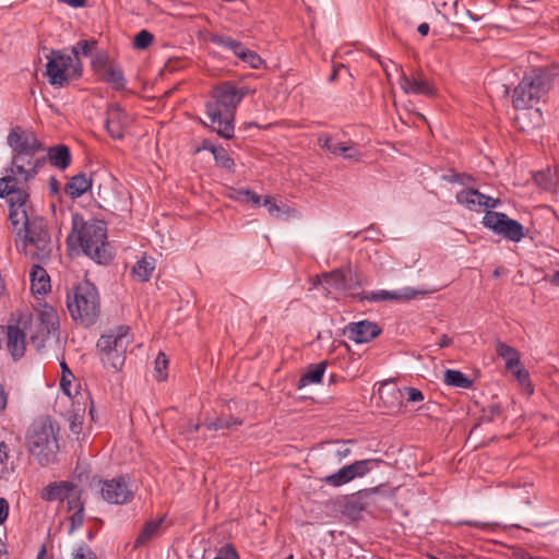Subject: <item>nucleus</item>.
<instances>
[{"label":"nucleus","instance_id":"f257e3e1","mask_svg":"<svg viewBox=\"0 0 559 559\" xmlns=\"http://www.w3.org/2000/svg\"><path fill=\"white\" fill-rule=\"evenodd\" d=\"M559 75V66L550 64L538 67L525 73L518 86L513 90L512 103L516 110H522L514 118V124L523 132L539 127L543 122L542 111L536 108L530 110L550 90L552 81Z\"/></svg>","mask_w":559,"mask_h":559},{"label":"nucleus","instance_id":"f03ea898","mask_svg":"<svg viewBox=\"0 0 559 559\" xmlns=\"http://www.w3.org/2000/svg\"><path fill=\"white\" fill-rule=\"evenodd\" d=\"M248 93L247 86L239 87L230 81L222 82L212 88L210 99L205 104L212 131L226 140L234 136L236 110Z\"/></svg>","mask_w":559,"mask_h":559},{"label":"nucleus","instance_id":"7ed1b4c3","mask_svg":"<svg viewBox=\"0 0 559 559\" xmlns=\"http://www.w3.org/2000/svg\"><path fill=\"white\" fill-rule=\"evenodd\" d=\"M46 150H27L12 155L10 167L0 178V198L16 197L17 202L28 200L27 183L46 165Z\"/></svg>","mask_w":559,"mask_h":559},{"label":"nucleus","instance_id":"20e7f679","mask_svg":"<svg viewBox=\"0 0 559 559\" xmlns=\"http://www.w3.org/2000/svg\"><path fill=\"white\" fill-rule=\"evenodd\" d=\"M9 203V219L13 231L19 236L24 234V246L28 243L36 248L33 257L39 261L49 258L51 252V239L48 226L43 217L28 218L26 202H17L16 197L5 198Z\"/></svg>","mask_w":559,"mask_h":559},{"label":"nucleus","instance_id":"39448f33","mask_svg":"<svg viewBox=\"0 0 559 559\" xmlns=\"http://www.w3.org/2000/svg\"><path fill=\"white\" fill-rule=\"evenodd\" d=\"M75 240L85 255L99 264H106L111 255L107 250V227L102 219L84 221L79 213L72 215V233L67 241L71 245Z\"/></svg>","mask_w":559,"mask_h":559},{"label":"nucleus","instance_id":"423d86ee","mask_svg":"<svg viewBox=\"0 0 559 559\" xmlns=\"http://www.w3.org/2000/svg\"><path fill=\"white\" fill-rule=\"evenodd\" d=\"M67 308L75 323L84 328L93 326L102 312L97 287L90 281L76 284L72 292L67 294Z\"/></svg>","mask_w":559,"mask_h":559},{"label":"nucleus","instance_id":"0eeeda50","mask_svg":"<svg viewBox=\"0 0 559 559\" xmlns=\"http://www.w3.org/2000/svg\"><path fill=\"white\" fill-rule=\"evenodd\" d=\"M29 453L41 466L55 463L59 451L58 440L51 423L33 424L26 436Z\"/></svg>","mask_w":559,"mask_h":559},{"label":"nucleus","instance_id":"6e6552de","mask_svg":"<svg viewBox=\"0 0 559 559\" xmlns=\"http://www.w3.org/2000/svg\"><path fill=\"white\" fill-rule=\"evenodd\" d=\"M47 64L45 75L50 85L64 87L71 81L79 80L83 73V63L81 59H73L63 50L51 49L46 56Z\"/></svg>","mask_w":559,"mask_h":559},{"label":"nucleus","instance_id":"1a4fd4ad","mask_svg":"<svg viewBox=\"0 0 559 559\" xmlns=\"http://www.w3.org/2000/svg\"><path fill=\"white\" fill-rule=\"evenodd\" d=\"M27 320V329L32 345L37 352H40L46 341L51 334H56L59 329L58 312L50 306H44L37 313L36 318L32 316L24 317Z\"/></svg>","mask_w":559,"mask_h":559},{"label":"nucleus","instance_id":"9d476101","mask_svg":"<svg viewBox=\"0 0 559 559\" xmlns=\"http://www.w3.org/2000/svg\"><path fill=\"white\" fill-rule=\"evenodd\" d=\"M481 224L484 227L492 230L493 234L513 242L521 241L525 236L523 225L502 212L488 210L483 217Z\"/></svg>","mask_w":559,"mask_h":559},{"label":"nucleus","instance_id":"9b49d317","mask_svg":"<svg viewBox=\"0 0 559 559\" xmlns=\"http://www.w3.org/2000/svg\"><path fill=\"white\" fill-rule=\"evenodd\" d=\"M92 486L99 488L102 498L111 504H126L133 499L134 492L126 476H118L112 479L94 477Z\"/></svg>","mask_w":559,"mask_h":559},{"label":"nucleus","instance_id":"f8f14e48","mask_svg":"<svg viewBox=\"0 0 559 559\" xmlns=\"http://www.w3.org/2000/svg\"><path fill=\"white\" fill-rule=\"evenodd\" d=\"M379 463H381V460L374 459L355 461L349 465L343 466L336 473L323 477L322 481L333 487H340L355 478L364 477Z\"/></svg>","mask_w":559,"mask_h":559},{"label":"nucleus","instance_id":"ddd939ff","mask_svg":"<svg viewBox=\"0 0 559 559\" xmlns=\"http://www.w3.org/2000/svg\"><path fill=\"white\" fill-rule=\"evenodd\" d=\"M428 292L413 287H403L396 290L379 289L373 292H359L350 294V298L359 302H382V301H408L418 296H425Z\"/></svg>","mask_w":559,"mask_h":559},{"label":"nucleus","instance_id":"4468645a","mask_svg":"<svg viewBox=\"0 0 559 559\" xmlns=\"http://www.w3.org/2000/svg\"><path fill=\"white\" fill-rule=\"evenodd\" d=\"M27 320L20 318L16 324L4 326L3 341L5 348L14 361L20 360L26 350Z\"/></svg>","mask_w":559,"mask_h":559},{"label":"nucleus","instance_id":"2eb2a0df","mask_svg":"<svg viewBox=\"0 0 559 559\" xmlns=\"http://www.w3.org/2000/svg\"><path fill=\"white\" fill-rule=\"evenodd\" d=\"M379 397L388 406H400L401 399L406 395L407 402L417 403L424 401V394L420 390L413 386H404L402 389L394 385L383 384L379 388Z\"/></svg>","mask_w":559,"mask_h":559},{"label":"nucleus","instance_id":"dca6fc26","mask_svg":"<svg viewBox=\"0 0 559 559\" xmlns=\"http://www.w3.org/2000/svg\"><path fill=\"white\" fill-rule=\"evenodd\" d=\"M7 140L9 146L13 151V154L27 150H46L44 143L33 131L25 130L20 126L14 127L10 131Z\"/></svg>","mask_w":559,"mask_h":559},{"label":"nucleus","instance_id":"f3484780","mask_svg":"<svg viewBox=\"0 0 559 559\" xmlns=\"http://www.w3.org/2000/svg\"><path fill=\"white\" fill-rule=\"evenodd\" d=\"M132 342V335L128 325H118L103 334L97 341V350L119 348L127 349Z\"/></svg>","mask_w":559,"mask_h":559},{"label":"nucleus","instance_id":"a211bd4d","mask_svg":"<svg viewBox=\"0 0 559 559\" xmlns=\"http://www.w3.org/2000/svg\"><path fill=\"white\" fill-rule=\"evenodd\" d=\"M382 330L378 325V323L361 320L358 322H350L346 328L344 333L347 337L354 341L357 344L371 342L373 338L381 334Z\"/></svg>","mask_w":559,"mask_h":559},{"label":"nucleus","instance_id":"6ab92c4d","mask_svg":"<svg viewBox=\"0 0 559 559\" xmlns=\"http://www.w3.org/2000/svg\"><path fill=\"white\" fill-rule=\"evenodd\" d=\"M105 127L114 140H121L128 126V115L119 104H110L106 111Z\"/></svg>","mask_w":559,"mask_h":559},{"label":"nucleus","instance_id":"aec40b11","mask_svg":"<svg viewBox=\"0 0 559 559\" xmlns=\"http://www.w3.org/2000/svg\"><path fill=\"white\" fill-rule=\"evenodd\" d=\"M400 85L407 94L425 95L429 97L436 95V88L424 78L421 72H416L412 76L403 73L400 78Z\"/></svg>","mask_w":559,"mask_h":559},{"label":"nucleus","instance_id":"412c9836","mask_svg":"<svg viewBox=\"0 0 559 559\" xmlns=\"http://www.w3.org/2000/svg\"><path fill=\"white\" fill-rule=\"evenodd\" d=\"M318 143L322 148L328 150L334 155H342L346 159L358 160L361 156L358 150L353 145H347L344 142H335L329 134H321L318 138Z\"/></svg>","mask_w":559,"mask_h":559},{"label":"nucleus","instance_id":"4be33fe9","mask_svg":"<svg viewBox=\"0 0 559 559\" xmlns=\"http://www.w3.org/2000/svg\"><path fill=\"white\" fill-rule=\"evenodd\" d=\"M72 489H74V484L71 481H52L41 489L40 498L47 502L63 501L68 491Z\"/></svg>","mask_w":559,"mask_h":559},{"label":"nucleus","instance_id":"5701e85b","mask_svg":"<svg viewBox=\"0 0 559 559\" xmlns=\"http://www.w3.org/2000/svg\"><path fill=\"white\" fill-rule=\"evenodd\" d=\"M92 188V178L80 173L72 176L64 186V192L72 199H79Z\"/></svg>","mask_w":559,"mask_h":559},{"label":"nucleus","instance_id":"b1692460","mask_svg":"<svg viewBox=\"0 0 559 559\" xmlns=\"http://www.w3.org/2000/svg\"><path fill=\"white\" fill-rule=\"evenodd\" d=\"M44 156H46V162L49 160L52 166L60 170L67 169L72 160L70 148L64 144L49 147Z\"/></svg>","mask_w":559,"mask_h":559},{"label":"nucleus","instance_id":"393cba45","mask_svg":"<svg viewBox=\"0 0 559 559\" xmlns=\"http://www.w3.org/2000/svg\"><path fill=\"white\" fill-rule=\"evenodd\" d=\"M31 290L34 295L46 294L50 289V278L40 265H33L31 273Z\"/></svg>","mask_w":559,"mask_h":559},{"label":"nucleus","instance_id":"a878e982","mask_svg":"<svg viewBox=\"0 0 559 559\" xmlns=\"http://www.w3.org/2000/svg\"><path fill=\"white\" fill-rule=\"evenodd\" d=\"M98 79L110 85L115 91H123L127 85L122 68L117 62L109 66V68L100 74Z\"/></svg>","mask_w":559,"mask_h":559},{"label":"nucleus","instance_id":"bb28decb","mask_svg":"<svg viewBox=\"0 0 559 559\" xmlns=\"http://www.w3.org/2000/svg\"><path fill=\"white\" fill-rule=\"evenodd\" d=\"M98 352L100 354V360L107 370L116 372L123 367L127 349H121L120 352L119 348H114Z\"/></svg>","mask_w":559,"mask_h":559},{"label":"nucleus","instance_id":"cd10ccee","mask_svg":"<svg viewBox=\"0 0 559 559\" xmlns=\"http://www.w3.org/2000/svg\"><path fill=\"white\" fill-rule=\"evenodd\" d=\"M344 292H347L350 294H356L355 290L367 285L368 281L366 275L358 271L352 269L349 265L344 267Z\"/></svg>","mask_w":559,"mask_h":559},{"label":"nucleus","instance_id":"c85d7f7f","mask_svg":"<svg viewBox=\"0 0 559 559\" xmlns=\"http://www.w3.org/2000/svg\"><path fill=\"white\" fill-rule=\"evenodd\" d=\"M480 195H484V193L477 189L469 188L457 192L455 198L459 204L471 211H477L479 207H484V201L480 200Z\"/></svg>","mask_w":559,"mask_h":559},{"label":"nucleus","instance_id":"c756f323","mask_svg":"<svg viewBox=\"0 0 559 559\" xmlns=\"http://www.w3.org/2000/svg\"><path fill=\"white\" fill-rule=\"evenodd\" d=\"M377 490H378V488L358 491L357 496L350 498L346 502L345 513L353 519L358 518L360 515V513L364 510H366V508H367V502L365 501L364 498L367 497L368 495H370L371 492H376Z\"/></svg>","mask_w":559,"mask_h":559},{"label":"nucleus","instance_id":"7c9ffc66","mask_svg":"<svg viewBox=\"0 0 559 559\" xmlns=\"http://www.w3.org/2000/svg\"><path fill=\"white\" fill-rule=\"evenodd\" d=\"M325 369V361H321L317 365H310L306 372L300 377L298 381V389H301L310 383H320L322 381Z\"/></svg>","mask_w":559,"mask_h":559},{"label":"nucleus","instance_id":"2f4dec72","mask_svg":"<svg viewBox=\"0 0 559 559\" xmlns=\"http://www.w3.org/2000/svg\"><path fill=\"white\" fill-rule=\"evenodd\" d=\"M496 350L497 354L506 361V368L508 370H513L515 367L520 366V354L514 347L498 341Z\"/></svg>","mask_w":559,"mask_h":559},{"label":"nucleus","instance_id":"473e14b6","mask_svg":"<svg viewBox=\"0 0 559 559\" xmlns=\"http://www.w3.org/2000/svg\"><path fill=\"white\" fill-rule=\"evenodd\" d=\"M155 270V260L153 258L143 257L133 266L132 274L140 282H147Z\"/></svg>","mask_w":559,"mask_h":559},{"label":"nucleus","instance_id":"72a5a7b5","mask_svg":"<svg viewBox=\"0 0 559 559\" xmlns=\"http://www.w3.org/2000/svg\"><path fill=\"white\" fill-rule=\"evenodd\" d=\"M443 381L447 385L461 389H469L473 381L468 379L463 372L454 369H447L443 374Z\"/></svg>","mask_w":559,"mask_h":559},{"label":"nucleus","instance_id":"f704fd0d","mask_svg":"<svg viewBox=\"0 0 559 559\" xmlns=\"http://www.w3.org/2000/svg\"><path fill=\"white\" fill-rule=\"evenodd\" d=\"M228 197L236 202L252 203L255 207L261 205V197L250 189H233Z\"/></svg>","mask_w":559,"mask_h":559},{"label":"nucleus","instance_id":"c9c22d12","mask_svg":"<svg viewBox=\"0 0 559 559\" xmlns=\"http://www.w3.org/2000/svg\"><path fill=\"white\" fill-rule=\"evenodd\" d=\"M534 178L536 183L545 190H556L559 185V175L551 169L538 171Z\"/></svg>","mask_w":559,"mask_h":559},{"label":"nucleus","instance_id":"e433bc0d","mask_svg":"<svg viewBox=\"0 0 559 559\" xmlns=\"http://www.w3.org/2000/svg\"><path fill=\"white\" fill-rule=\"evenodd\" d=\"M97 40L91 39V40H79L74 46L71 47L72 58L78 60L80 59V53H82L85 57H93L94 50L97 48Z\"/></svg>","mask_w":559,"mask_h":559},{"label":"nucleus","instance_id":"4c0bfd02","mask_svg":"<svg viewBox=\"0 0 559 559\" xmlns=\"http://www.w3.org/2000/svg\"><path fill=\"white\" fill-rule=\"evenodd\" d=\"M116 61L109 57V55L105 51L96 52L91 60V67L94 73L99 76L103 74L109 66L115 63Z\"/></svg>","mask_w":559,"mask_h":559},{"label":"nucleus","instance_id":"58836bf2","mask_svg":"<svg viewBox=\"0 0 559 559\" xmlns=\"http://www.w3.org/2000/svg\"><path fill=\"white\" fill-rule=\"evenodd\" d=\"M162 522L163 520H152L146 522L135 539V546H141L148 542L158 532Z\"/></svg>","mask_w":559,"mask_h":559},{"label":"nucleus","instance_id":"ea45409f","mask_svg":"<svg viewBox=\"0 0 559 559\" xmlns=\"http://www.w3.org/2000/svg\"><path fill=\"white\" fill-rule=\"evenodd\" d=\"M344 267L336 269L322 275V284L330 288L344 292Z\"/></svg>","mask_w":559,"mask_h":559},{"label":"nucleus","instance_id":"a19ab883","mask_svg":"<svg viewBox=\"0 0 559 559\" xmlns=\"http://www.w3.org/2000/svg\"><path fill=\"white\" fill-rule=\"evenodd\" d=\"M204 425L209 430H221V429H228L236 425H241V421L235 419L231 416H226V417H217L213 420H206Z\"/></svg>","mask_w":559,"mask_h":559},{"label":"nucleus","instance_id":"79ce46f5","mask_svg":"<svg viewBox=\"0 0 559 559\" xmlns=\"http://www.w3.org/2000/svg\"><path fill=\"white\" fill-rule=\"evenodd\" d=\"M214 159L218 167H222L230 173L235 171V162L223 146H219L218 150H214Z\"/></svg>","mask_w":559,"mask_h":559},{"label":"nucleus","instance_id":"37998d69","mask_svg":"<svg viewBox=\"0 0 559 559\" xmlns=\"http://www.w3.org/2000/svg\"><path fill=\"white\" fill-rule=\"evenodd\" d=\"M211 43L218 47H222L230 52H234L235 48H237L238 40L233 38L229 35L213 34L211 36Z\"/></svg>","mask_w":559,"mask_h":559},{"label":"nucleus","instance_id":"c03bdc74","mask_svg":"<svg viewBox=\"0 0 559 559\" xmlns=\"http://www.w3.org/2000/svg\"><path fill=\"white\" fill-rule=\"evenodd\" d=\"M502 414V407L499 403H490L481 409L480 420L483 423H492Z\"/></svg>","mask_w":559,"mask_h":559},{"label":"nucleus","instance_id":"a18cd8bd","mask_svg":"<svg viewBox=\"0 0 559 559\" xmlns=\"http://www.w3.org/2000/svg\"><path fill=\"white\" fill-rule=\"evenodd\" d=\"M67 500V509L68 511H75L80 508V506L85 507V502L82 500V490L78 488V486L74 485V489L71 491H68L67 497L64 498Z\"/></svg>","mask_w":559,"mask_h":559},{"label":"nucleus","instance_id":"49530a36","mask_svg":"<svg viewBox=\"0 0 559 559\" xmlns=\"http://www.w3.org/2000/svg\"><path fill=\"white\" fill-rule=\"evenodd\" d=\"M153 40V34L146 29H142L134 36L133 47L143 50L148 48Z\"/></svg>","mask_w":559,"mask_h":559},{"label":"nucleus","instance_id":"de8ad7c7","mask_svg":"<svg viewBox=\"0 0 559 559\" xmlns=\"http://www.w3.org/2000/svg\"><path fill=\"white\" fill-rule=\"evenodd\" d=\"M239 59L252 69H260L264 63L263 59L249 48L246 49L245 53Z\"/></svg>","mask_w":559,"mask_h":559},{"label":"nucleus","instance_id":"09e8293b","mask_svg":"<svg viewBox=\"0 0 559 559\" xmlns=\"http://www.w3.org/2000/svg\"><path fill=\"white\" fill-rule=\"evenodd\" d=\"M85 518V508L84 506H80L73 514L70 516V527L69 533H73L75 530L80 528L84 523Z\"/></svg>","mask_w":559,"mask_h":559},{"label":"nucleus","instance_id":"8fccbe9b","mask_svg":"<svg viewBox=\"0 0 559 559\" xmlns=\"http://www.w3.org/2000/svg\"><path fill=\"white\" fill-rule=\"evenodd\" d=\"M442 179L448 182H456L463 186H466L474 180L473 177L467 174H460L453 170L449 175H443Z\"/></svg>","mask_w":559,"mask_h":559},{"label":"nucleus","instance_id":"3c124183","mask_svg":"<svg viewBox=\"0 0 559 559\" xmlns=\"http://www.w3.org/2000/svg\"><path fill=\"white\" fill-rule=\"evenodd\" d=\"M71 559H97V557L86 544H81L73 550Z\"/></svg>","mask_w":559,"mask_h":559},{"label":"nucleus","instance_id":"603ef678","mask_svg":"<svg viewBox=\"0 0 559 559\" xmlns=\"http://www.w3.org/2000/svg\"><path fill=\"white\" fill-rule=\"evenodd\" d=\"M512 371L514 372V376L516 377V379L519 380V382L522 385H525V386L530 388L528 393L532 394L533 393V389L531 388L528 372L525 369L519 368V367H515Z\"/></svg>","mask_w":559,"mask_h":559},{"label":"nucleus","instance_id":"864d4df0","mask_svg":"<svg viewBox=\"0 0 559 559\" xmlns=\"http://www.w3.org/2000/svg\"><path fill=\"white\" fill-rule=\"evenodd\" d=\"M168 359L164 353H159L155 359V371L159 374L167 368Z\"/></svg>","mask_w":559,"mask_h":559},{"label":"nucleus","instance_id":"5fc2aeb1","mask_svg":"<svg viewBox=\"0 0 559 559\" xmlns=\"http://www.w3.org/2000/svg\"><path fill=\"white\" fill-rule=\"evenodd\" d=\"M10 457V448L4 441H0V465L7 466Z\"/></svg>","mask_w":559,"mask_h":559},{"label":"nucleus","instance_id":"6e6d98bb","mask_svg":"<svg viewBox=\"0 0 559 559\" xmlns=\"http://www.w3.org/2000/svg\"><path fill=\"white\" fill-rule=\"evenodd\" d=\"M263 205L267 207V211L271 215H276L280 212V206L276 204V201L272 197H265Z\"/></svg>","mask_w":559,"mask_h":559},{"label":"nucleus","instance_id":"4d7b16f0","mask_svg":"<svg viewBox=\"0 0 559 559\" xmlns=\"http://www.w3.org/2000/svg\"><path fill=\"white\" fill-rule=\"evenodd\" d=\"M9 502L5 498L0 497V525H2L9 516Z\"/></svg>","mask_w":559,"mask_h":559},{"label":"nucleus","instance_id":"13d9d810","mask_svg":"<svg viewBox=\"0 0 559 559\" xmlns=\"http://www.w3.org/2000/svg\"><path fill=\"white\" fill-rule=\"evenodd\" d=\"M480 200H483V205H484V209H496L498 205H500V200L499 199H493L489 195H480Z\"/></svg>","mask_w":559,"mask_h":559},{"label":"nucleus","instance_id":"bf43d9fd","mask_svg":"<svg viewBox=\"0 0 559 559\" xmlns=\"http://www.w3.org/2000/svg\"><path fill=\"white\" fill-rule=\"evenodd\" d=\"M48 187H49V190H50L51 194H53V195L59 194V192H60V182H59V180L55 176H51L49 178Z\"/></svg>","mask_w":559,"mask_h":559},{"label":"nucleus","instance_id":"052dcab7","mask_svg":"<svg viewBox=\"0 0 559 559\" xmlns=\"http://www.w3.org/2000/svg\"><path fill=\"white\" fill-rule=\"evenodd\" d=\"M60 386H61V390L67 395H69V396L71 395V391H70L71 380L69 379V377L67 374H62L61 380H60Z\"/></svg>","mask_w":559,"mask_h":559},{"label":"nucleus","instance_id":"680f3d73","mask_svg":"<svg viewBox=\"0 0 559 559\" xmlns=\"http://www.w3.org/2000/svg\"><path fill=\"white\" fill-rule=\"evenodd\" d=\"M348 72V69L344 64L334 66L332 73L329 76V82L333 83L337 80L340 71Z\"/></svg>","mask_w":559,"mask_h":559},{"label":"nucleus","instance_id":"e2e57ef3","mask_svg":"<svg viewBox=\"0 0 559 559\" xmlns=\"http://www.w3.org/2000/svg\"><path fill=\"white\" fill-rule=\"evenodd\" d=\"M8 405V394L2 384H0V415L3 413Z\"/></svg>","mask_w":559,"mask_h":559},{"label":"nucleus","instance_id":"0e129e2a","mask_svg":"<svg viewBox=\"0 0 559 559\" xmlns=\"http://www.w3.org/2000/svg\"><path fill=\"white\" fill-rule=\"evenodd\" d=\"M453 340L447 335V334H442L439 342H438V346L440 348H445L448 346H450L452 344Z\"/></svg>","mask_w":559,"mask_h":559},{"label":"nucleus","instance_id":"69168bd1","mask_svg":"<svg viewBox=\"0 0 559 559\" xmlns=\"http://www.w3.org/2000/svg\"><path fill=\"white\" fill-rule=\"evenodd\" d=\"M218 148H219V146H216V145L212 144L210 141L205 140V141H203L202 146L197 150V152H199L201 150H205V151L211 152L214 155V150H218Z\"/></svg>","mask_w":559,"mask_h":559},{"label":"nucleus","instance_id":"338daca9","mask_svg":"<svg viewBox=\"0 0 559 559\" xmlns=\"http://www.w3.org/2000/svg\"><path fill=\"white\" fill-rule=\"evenodd\" d=\"M246 49L248 48L241 41L238 40L237 48H235L233 53L237 58H240L245 53Z\"/></svg>","mask_w":559,"mask_h":559},{"label":"nucleus","instance_id":"774afa93","mask_svg":"<svg viewBox=\"0 0 559 559\" xmlns=\"http://www.w3.org/2000/svg\"><path fill=\"white\" fill-rule=\"evenodd\" d=\"M430 26L428 23L424 22L418 25L417 31L421 36H427L429 33Z\"/></svg>","mask_w":559,"mask_h":559}]
</instances>
